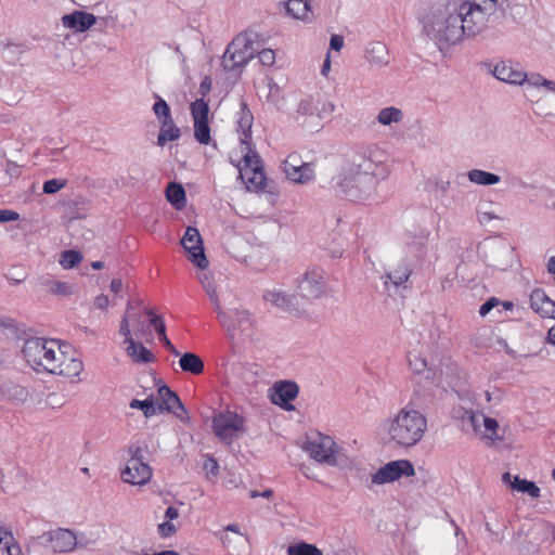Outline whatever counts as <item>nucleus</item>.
Returning <instances> with one entry per match:
<instances>
[{
  "label": "nucleus",
  "mask_w": 555,
  "mask_h": 555,
  "mask_svg": "<svg viewBox=\"0 0 555 555\" xmlns=\"http://www.w3.org/2000/svg\"><path fill=\"white\" fill-rule=\"evenodd\" d=\"M499 0H437L422 17L425 34L440 51L475 37L488 26Z\"/></svg>",
  "instance_id": "nucleus-1"
},
{
  "label": "nucleus",
  "mask_w": 555,
  "mask_h": 555,
  "mask_svg": "<svg viewBox=\"0 0 555 555\" xmlns=\"http://www.w3.org/2000/svg\"><path fill=\"white\" fill-rule=\"evenodd\" d=\"M386 177L385 166L357 156L338 176L337 186L350 201L365 202L375 198L377 185Z\"/></svg>",
  "instance_id": "nucleus-2"
},
{
  "label": "nucleus",
  "mask_w": 555,
  "mask_h": 555,
  "mask_svg": "<svg viewBox=\"0 0 555 555\" xmlns=\"http://www.w3.org/2000/svg\"><path fill=\"white\" fill-rule=\"evenodd\" d=\"M427 431L426 416L414 409L411 403L398 410L386 421V433L389 442L400 448L417 444Z\"/></svg>",
  "instance_id": "nucleus-3"
},
{
  "label": "nucleus",
  "mask_w": 555,
  "mask_h": 555,
  "mask_svg": "<svg viewBox=\"0 0 555 555\" xmlns=\"http://www.w3.org/2000/svg\"><path fill=\"white\" fill-rule=\"evenodd\" d=\"M60 348L56 340L31 337L25 340L22 352L26 362L35 371L50 373L56 361Z\"/></svg>",
  "instance_id": "nucleus-4"
},
{
  "label": "nucleus",
  "mask_w": 555,
  "mask_h": 555,
  "mask_svg": "<svg viewBox=\"0 0 555 555\" xmlns=\"http://www.w3.org/2000/svg\"><path fill=\"white\" fill-rule=\"evenodd\" d=\"M243 165L232 164L238 169L240 178L245 180L248 190L260 191L266 186V175L258 153L251 147V142L242 144Z\"/></svg>",
  "instance_id": "nucleus-5"
},
{
  "label": "nucleus",
  "mask_w": 555,
  "mask_h": 555,
  "mask_svg": "<svg viewBox=\"0 0 555 555\" xmlns=\"http://www.w3.org/2000/svg\"><path fill=\"white\" fill-rule=\"evenodd\" d=\"M304 450L318 463L328 466L338 465L339 450L334 439L330 436L318 433L307 439Z\"/></svg>",
  "instance_id": "nucleus-6"
},
{
  "label": "nucleus",
  "mask_w": 555,
  "mask_h": 555,
  "mask_svg": "<svg viewBox=\"0 0 555 555\" xmlns=\"http://www.w3.org/2000/svg\"><path fill=\"white\" fill-rule=\"evenodd\" d=\"M130 457L121 470V478L125 482L133 486H143L152 478V468L143 461V451L140 447L129 448Z\"/></svg>",
  "instance_id": "nucleus-7"
},
{
  "label": "nucleus",
  "mask_w": 555,
  "mask_h": 555,
  "mask_svg": "<svg viewBox=\"0 0 555 555\" xmlns=\"http://www.w3.org/2000/svg\"><path fill=\"white\" fill-rule=\"evenodd\" d=\"M297 291L302 298L309 300L324 296L327 292L324 270L319 267L308 268L297 280Z\"/></svg>",
  "instance_id": "nucleus-8"
},
{
  "label": "nucleus",
  "mask_w": 555,
  "mask_h": 555,
  "mask_svg": "<svg viewBox=\"0 0 555 555\" xmlns=\"http://www.w3.org/2000/svg\"><path fill=\"white\" fill-rule=\"evenodd\" d=\"M212 429L221 441L231 443L240 433L245 431V420L235 412L224 411L214 417Z\"/></svg>",
  "instance_id": "nucleus-9"
},
{
  "label": "nucleus",
  "mask_w": 555,
  "mask_h": 555,
  "mask_svg": "<svg viewBox=\"0 0 555 555\" xmlns=\"http://www.w3.org/2000/svg\"><path fill=\"white\" fill-rule=\"evenodd\" d=\"M250 42L245 36L235 37L227 47L222 56V66L224 70L232 72L245 66L253 57Z\"/></svg>",
  "instance_id": "nucleus-10"
},
{
  "label": "nucleus",
  "mask_w": 555,
  "mask_h": 555,
  "mask_svg": "<svg viewBox=\"0 0 555 555\" xmlns=\"http://www.w3.org/2000/svg\"><path fill=\"white\" fill-rule=\"evenodd\" d=\"M190 111L194 125L195 140L201 144L208 145L211 142L208 103L204 99H196L191 103Z\"/></svg>",
  "instance_id": "nucleus-11"
},
{
  "label": "nucleus",
  "mask_w": 555,
  "mask_h": 555,
  "mask_svg": "<svg viewBox=\"0 0 555 555\" xmlns=\"http://www.w3.org/2000/svg\"><path fill=\"white\" fill-rule=\"evenodd\" d=\"M415 474L414 466L408 460H397L387 463L372 475V483L384 485L393 482L403 476L410 477Z\"/></svg>",
  "instance_id": "nucleus-12"
},
{
  "label": "nucleus",
  "mask_w": 555,
  "mask_h": 555,
  "mask_svg": "<svg viewBox=\"0 0 555 555\" xmlns=\"http://www.w3.org/2000/svg\"><path fill=\"white\" fill-rule=\"evenodd\" d=\"M181 245L190 254V260L198 268L206 269L208 260L204 253L203 240L196 228L188 227Z\"/></svg>",
  "instance_id": "nucleus-13"
},
{
  "label": "nucleus",
  "mask_w": 555,
  "mask_h": 555,
  "mask_svg": "<svg viewBox=\"0 0 555 555\" xmlns=\"http://www.w3.org/2000/svg\"><path fill=\"white\" fill-rule=\"evenodd\" d=\"M158 396L160 403L156 404L157 414L163 412L172 413L181 422L186 423L189 421L188 411L180 400L179 396L172 391L168 386L163 385L158 388Z\"/></svg>",
  "instance_id": "nucleus-14"
},
{
  "label": "nucleus",
  "mask_w": 555,
  "mask_h": 555,
  "mask_svg": "<svg viewBox=\"0 0 555 555\" xmlns=\"http://www.w3.org/2000/svg\"><path fill=\"white\" fill-rule=\"evenodd\" d=\"M39 539L54 552L60 553L70 552L77 544L76 534L72 530L63 528L43 533Z\"/></svg>",
  "instance_id": "nucleus-15"
},
{
  "label": "nucleus",
  "mask_w": 555,
  "mask_h": 555,
  "mask_svg": "<svg viewBox=\"0 0 555 555\" xmlns=\"http://www.w3.org/2000/svg\"><path fill=\"white\" fill-rule=\"evenodd\" d=\"M299 392V387L295 382L284 380L278 382L272 387V392L270 395L271 402L283 408L286 411L294 410V406L291 404Z\"/></svg>",
  "instance_id": "nucleus-16"
},
{
  "label": "nucleus",
  "mask_w": 555,
  "mask_h": 555,
  "mask_svg": "<svg viewBox=\"0 0 555 555\" xmlns=\"http://www.w3.org/2000/svg\"><path fill=\"white\" fill-rule=\"evenodd\" d=\"M82 371L83 363L80 359L66 356L60 349L59 354L56 356V361L54 362L50 373L74 379L79 377Z\"/></svg>",
  "instance_id": "nucleus-17"
},
{
  "label": "nucleus",
  "mask_w": 555,
  "mask_h": 555,
  "mask_svg": "<svg viewBox=\"0 0 555 555\" xmlns=\"http://www.w3.org/2000/svg\"><path fill=\"white\" fill-rule=\"evenodd\" d=\"M96 22V16L85 11H74L62 16V24L65 28L76 33H85Z\"/></svg>",
  "instance_id": "nucleus-18"
},
{
  "label": "nucleus",
  "mask_w": 555,
  "mask_h": 555,
  "mask_svg": "<svg viewBox=\"0 0 555 555\" xmlns=\"http://www.w3.org/2000/svg\"><path fill=\"white\" fill-rule=\"evenodd\" d=\"M531 309L542 318L555 319V301L542 288H535L529 296Z\"/></svg>",
  "instance_id": "nucleus-19"
},
{
  "label": "nucleus",
  "mask_w": 555,
  "mask_h": 555,
  "mask_svg": "<svg viewBox=\"0 0 555 555\" xmlns=\"http://www.w3.org/2000/svg\"><path fill=\"white\" fill-rule=\"evenodd\" d=\"M225 315L228 317V324H222V326L227 328L232 337H234L237 332L249 333L251 331L253 320L249 312L233 310L225 312Z\"/></svg>",
  "instance_id": "nucleus-20"
},
{
  "label": "nucleus",
  "mask_w": 555,
  "mask_h": 555,
  "mask_svg": "<svg viewBox=\"0 0 555 555\" xmlns=\"http://www.w3.org/2000/svg\"><path fill=\"white\" fill-rule=\"evenodd\" d=\"M493 75L496 79L511 83L521 85L526 81L527 75L518 65L501 62L494 66Z\"/></svg>",
  "instance_id": "nucleus-21"
},
{
  "label": "nucleus",
  "mask_w": 555,
  "mask_h": 555,
  "mask_svg": "<svg viewBox=\"0 0 555 555\" xmlns=\"http://www.w3.org/2000/svg\"><path fill=\"white\" fill-rule=\"evenodd\" d=\"M237 132L240 133L241 144L251 142V127L254 124V115L245 102L241 103L240 112L237 113Z\"/></svg>",
  "instance_id": "nucleus-22"
},
{
  "label": "nucleus",
  "mask_w": 555,
  "mask_h": 555,
  "mask_svg": "<svg viewBox=\"0 0 555 555\" xmlns=\"http://www.w3.org/2000/svg\"><path fill=\"white\" fill-rule=\"evenodd\" d=\"M283 171L286 177L296 183H307L314 178V171L312 165H299L296 166L291 162L283 163Z\"/></svg>",
  "instance_id": "nucleus-23"
},
{
  "label": "nucleus",
  "mask_w": 555,
  "mask_h": 555,
  "mask_svg": "<svg viewBox=\"0 0 555 555\" xmlns=\"http://www.w3.org/2000/svg\"><path fill=\"white\" fill-rule=\"evenodd\" d=\"M39 285L43 287L48 293L59 297H68L76 292L75 284L69 282H62L53 280L50 276H41L39 279Z\"/></svg>",
  "instance_id": "nucleus-24"
},
{
  "label": "nucleus",
  "mask_w": 555,
  "mask_h": 555,
  "mask_svg": "<svg viewBox=\"0 0 555 555\" xmlns=\"http://www.w3.org/2000/svg\"><path fill=\"white\" fill-rule=\"evenodd\" d=\"M412 272L411 263L403 259L393 270L385 274V285L387 286L388 282H390L396 287L403 286L409 281Z\"/></svg>",
  "instance_id": "nucleus-25"
},
{
  "label": "nucleus",
  "mask_w": 555,
  "mask_h": 555,
  "mask_svg": "<svg viewBox=\"0 0 555 555\" xmlns=\"http://www.w3.org/2000/svg\"><path fill=\"white\" fill-rule=\"evenodd\" d=\"M199 281L205 292L207 293L209 300L215 306L220 323L228 324V317L225 315V311L221 309L219 297L214 282L209 279V276L206 273L199 276Z\"/></svg>",
  "instance_id": "nucleus-26"
},
{
  "label": "nucleus",
  "mask_w": 555,
  "mask_h": 555,
  "mask_svg": "<svg viewBox=\"0 0 555 555\" xmlns=\"http://www.w3.org/2000/svg\"><path fill=\"white\" fill-rule=\"evenodd\" d=\"M285 8L286 13L294 18L306 22L312 20L311 5L308 0H288Z\"/></svg>",
  "instance_id": "nucleus-27"
},
{
  "label": "nucleus",
  "mask_w": 555,
  "mask_h": 555,
  "mask_svg": "<svg viewBox=\"0 0 555 555\" xmlns=\"http://www.w3.org/2000/svg\"><path fill=\"white\" fill-rule=\"evenodd\" d=\"M179 365L182 371L198 375L204 372V362L197 354L193 352H185L180 357Z\"/></svg>",
  "instance_id": "nucleus-28"
},
{
  "label": "nucleus",
  "mask_w": 555,
  "mask_h": 555,
  "mask_svg": "<svg viewBox=\"0 0 555 555\" xmlns=\"http://www.w3.org/2000/svg\"><path fill=\"white\" fill-rule=\"evenodd\" d=\"M126 352L135 363H151L155 360L154 354L141 343L130 341Z\"/></svg>",
  "instance_id": "nucleus-29"
},
{
  "label": "nucleus",
  "mask_w": 555,
  "mask_h": 555,
  "mask_svg": "<svg viewBox=\"0 0 555 555\" xmlns=\"http://www.w3.org/2000/svg\"><path fill=\"white\" fill-rule=\"evenodd\" d=\"M181 131L175 124L173 119H164L160 122L159 133L157 137V144L164 146L167 141H176L180 138Z\"/></svg>",
  "instance_id": "nucleus-30"
},
{
  "label": "nucleus",
  "mask_w": 555,
  "mask_h": 555,
  "mask_svg": "<svg viewBox=\"0 0 555 555\" xmlns=\"http://www.w3.org/2000/svg\"><path fill=\"white\" fill-rule=\"evenodd\" d=\"M167 201L178 210L185 207L186 198L183 186L176 182H170L166 188Z\"/></svg>",
  "instance_id": "nucleus-31"
},
{
  "label": "nucleus",
  "mask_w": 555,
  "mask_h": 555,
  "mask_svg": "<svg viewBox=\"0 0 555 555\" xmlns=\"http://www.w3.org/2000/svg\"><path fill=\"white\" fill-rule=\"evenodd\" d=\"M367 61L376 66H384L389 63L388 50L385 44L375 42L366 51Z\"/></svg>",
  "instance_id": "nucleus-32"
},
{
  "label": "nucleus",
  "mask_w": 555,
  "mask_h": 555,
  "mask_svg": "<svg viewBox=\"0 0 555 555\" xmlns=\"http://www.w3.org/2000/svg\"><path fill=\"white\" fill-rule=\"evenodd\" d=\"M263 298L266 301L283 310H288L294 299L293 296H289L280 289L267 291L263 294Z\"/></svg>",
  "instance_id": "nucleus-33"
},
{
  "label": "nucleus",
  "mask_w": 555,
  "mask_h": 555,
  "mask_svg": "<svg viewBox=\"0 0 555 555\" xmlns=\"http://www.w3.org/2000/svg\"><path fill=\"white\" fill-rule=\"evenodd\" d=\"M467 177L470 182L479 185H493L501 181L500 176L480 169L469 170Z\"/></svg>",
  "instance_id": "nucleus-34"
},
{
  "label": "nucleus",
  "mask_w": 555,
  "mask_h": 555,
  "mask_svg": "<svg viewBox=\"0 0 555 555\" xmlns=\"http://www.w3.org/2000/svg\"><path fill=\"white\" fill-rule=\"evenodd\" d=\"M402 118V111L395 106L385 107L380 109L377 115V121L384 126H389L393 122H400Z\"/></svg>",
  "instance_id": "nucleus-35"
},
{
  "label": "nucleus",
  "mask_w": 555,
  "mask_h": 555,
  "mask_svg": "<svg viewBox=\"0 0 555 555\" xmlns=\"http://www.w3.org/2000/svg\"><path fill=\"white\" fill-rule=\"evenodd\" d=\"M512 488L519 492L528 493L533 499H538L541 493L540 488L533 481L520 479L518 476L514 478Z\"/></svg>",
  "instance_id": "nucleus-36"
},
{
  "label": "nucleus",
  "mask_w": 555,
  "mask_h": 555,
  "mask_svg": "<svg viewBox=\"0 0 555 555\" xmlns=\"http://www.w3.org/2000/svg\"><path fill=\"white\" fill-rule=\"evenodd\" d=\"M21 547L14 543L11 532H4L0 538V555H20Z\"/></svg>",
  "instance_id": "nucleus-37"
},
{
  "label": "nucleus",
  "mask_w": 555,
  "mask_h": 555,
  "mask_svg": "<svg viewBox=\"0 0 555 555\" xmlns=\"http://www.w3.org/2000/svg\"><path fill=\"white\" fill-rule=\"evenodd\" d=\"M154 98L156 101L153 105V112H154L156 118L158 119L159 124L163 122L164 119H166V120L171 119L172 116H171V111H170V106L168 105V103L163 98H160L158 94H155Z\"/></svg>",
  "instance_id": "nucleus-38"
},
{
  "label": "nucleus",
  "mask_w": 555,
  "mask_h": 555,
  "mask_svg": "<svg viewBox=\"0 0 555 555\" xmlns=\"http://www.w3.org/2000/svg\"><path fill=\"white\" fill-rule=\"evenodd\" d=\"M288 555H323L322 551L315 545L306 542H300L288 546Z\"/></svg>",
  "instance_id": "nucleus-39"
},
{
  "label": "nucleus",
  "mask_w": 555,
  "mask_h": 555,
  "mask_svg": "<svg viewBox=\"0 0 555 555\" xmlns=\"http://www.w3.org/2000/svg\"><path fill=\"white\" fill-rule=\"evenodd\" d=\"M82 260V255L78 250L69 249L64 250L60 257V264L64 269H72L77 267Z\"/></svg>",
  "instance_id": "nucleus-40"
},
{
  "label": "nucleus",
  "mask_w": 555,
  "mask_h": 555,
  "mask_svg": "<svg viewBox=\"0 0 555 555\" xmlns=\"http://www.w3.org/2000/svg\"><path fill=\"white\" fill-rule=\"evenodd\" d=\"M130 309H132V301H128L126 312L120 321L119 327V333L125 337V344H127L128 346L130 345V341H134L130 330Z\"/></svg>",
  "instance_id": "nucleus-41"
},
{
  "label": "nucleus",
  "mask_w": 555,
  "mask_h": 555,
  "mask_svg": "<svg viewBox=\"0 0 555 555\" xmlns=\"http://www.w3.org/2000/svg\"><path fill=\"white\" fill-rule=\"evenodd\" d=\"M130 325L134 331V335L138 338L143 337L146 334L145 322L141 313L134 311V307L130 309Z\"/></svg>",
  "instance_id": "nucleus-42"
},
{
  "label": "nucleus",
  "mask_w": 555,
  "mask_h": 555,
  "mask_svg": "<svg viewBox=\"0 0 555 555\" xmlns=\"http://www.w3.org/2000/svg\"><path fill=\"white\" fill-rule=\"evenodd\" d=\"M132 409H140L143 411L145 417H151L157 414L156 404L152 398L145 400L133 399L130 403Z\"/></svg>",
  "instance_id": "nucleus-43"
},
{
  "label": "nucleus",
  "mask_w": 555,
  "mask_h": 555,
  "mask_svg": "<svg viewBox=\"0 0 555 555\" xmlns=\"http://www.w3.org/2000/svg\"><path fill=\"white\" fill-rule=\"evenodd\" d=\"M482 422H483L486 431L488 433L486 436L488 439H490L493 442L503 440V438L501 436H499V434H498L499 423L495 418H492L489 416H483Z\"/></svg>",
  "instance_id": "nucleus-44"
},
{
  "label": "nucleus",
  "mask_w": 555,
  "mask_h": 555,
  "mask_svg": "<svg viewBox=\"0 0 555 555\" xmlns=\"http://www.w3.org/2000/svg\"><path fill=\"white\" fill-rule=\"evenodd\" d=\"M297 114L300 116H312L314 114H319L318 107L314 104L313 98L309 96L302 99L297 107Z\"/></svg>",
  "instance_id": "nucleus-45"
},
{
  "label": "nucleus",
  "mask_w": 555,
  "mask_h": 555,
  "mask_svg": "<svg viewBox=\"0 0 555 555\" xmlns=\"http://www.w3.org/2000/svg\"><path fill=\"white\" fill-rule=\"evenodd\" d=\"M67 181L65 179H51L43 183L42 191L46 194H54L65 188Z\"/></svg>",
  "instance_id": "nucleus-46"
},
{
  "label": "nucleus",
  "mask_w": 555,
  "mask_h": 555,
  "mask_svg": "<svg viewBox=\"0 0 555 555\" xmlns=\"http://www.w3.org/2000/svg\"><path fill=\"white\" fill-rule=\"evenodd\" d=\"M409 365L414 373L421 374L427 369V361L418 354H410Z\"/></svg>",
  "instance_id": "nucleus-47"
},
{
  "label": "nucleus",
  "mask_w": 555,
  "mask_h": 555,
  "mask_svg": "<svg viewBox=\"0 0 555 555\" xmlns=\"http://www.w3.org/2000/svg\"><path fill=\"white\" fill-rule=\"evenodd\" d=\"M203 468L206 472L207 477H216L219 473V464L211 456L207 457L204 462Z\"/></svg>",
  "instance_id": "nucleus-48"
},
{
  "label": "nucleus",
  "mask_w": 555,
  "mask_h": 555,
  "mask_svg": "<svg viewBox=\"0 0 555 555\" xmlns=\"http://www.w3.org/2000/svg\"><path fill=\"white\" fill-rule=\"evenodd\" d=\"M259 61L264 66H271L275 62V53L271 49H263L258 54Z\"/></svg>",
  "instance_id": "nucleus-49"
},
{
  "label": "nucleus",
  "mask_w": 555,
  "mask_h": 555,
  "mask_svg": "<svg viewBox=\"0 0 555 555\" xmlns=\"http://www.w3.org/2000/svg\"><path fill=\"white\" fill-rule=\"evenodd\" d=\"M499 305H501V300L496 297H491L480 306L479 314L481 317H486L493 308L498 307Z\"/></svg>",
  "instance_id": "nucleus-50"
},
{
  "label": "nucleus",
  "mask_w": 555,
  "mask_h": 555,
  "mask_svg": "<svg viewBox=\"0 0 555 555\" xmlns=\"http://www.w3.org/2000/svg\"><path fill=\"white\" fill-rule=\"evenodd\" d=\"M157 531L162 538H168L176 532V527L170 521H164L158 525Z\"/></svg>",
  "instance_id": "nucleus-51"
},
{
  "label": "nucleus",
  "mask_w": 555,
  "mask_h": 555,
  "mask_svg": "<svg viewBox=\"0 0 555 555\" xmlns=\"http://www.w3.org/2000/svg\"><path fill=\"white\" fill-rule=\"evenodd\" d=\"M20 218V215L10 209H0V223L15 221Z\"/></svg>",
  "instance_id": "nucleus-52"
},
{
  "label": "nucleus",
  "mask_w": 555,
  "mask_h": 555,
  "mask_svg": "<svg viewBox=\"0 0 555 555\" xmlns=\"http://www.w3.org/2000/svg\"><path fill=\"white\" fill-rule=\"evenodd\" d=\"M526 81H528V83L530 86L541 87V86H544V83L546 81V78H544L540 74H532V75H530L529 77L526 78Z\"/></svg>",
  "instance_id": "nucleus-53"
},
{
  "label": "nucleus",
  "mask_w": 555,
  "mask_h": 555,
  "mask_svg": "<svg viewBox=\"0 0 555 555\" xmlns=\"http://www.w3.org/2000/svg\"><path fill=\"white\" fill-rule=\"evenodd\" d=\"M108 305H109V299L104 294L96 296L94 299V306L96 309L106 310Z\"/></svg>",
  "instance_id": "nucleus-54"
},
{
  "label": "nucleus",
  "mask_w": 555,
  "mask_h": 555,
  "mask_svg": "<svg viewBox=\"0 0 555 555\" xmlns=\"http://www.w3.org/2000/svg\"><path fill=\"white\" fill-rule=\"evenodd\" d=\"M211 90V78L206 76L201 85H199V93L202 94L201 99H204Z\"/></svg>",
  "instance_id": "nucleus-55"
},
{
  "label": "nucleus",
  "mask_w": 555,
  "mask_h": 555,
  "mask_svg": "<svg viewBox=\"0 0 555 555\" xmlns=\"http://www.w3.org/2000/svg\"><path fill=\"white\" fill-rule=\"evenodd\" d=\"M483 414L481 412H470L469 422L475 430H477L480 426V422L483 420Z\"/></svg>",
  "instance_id": "nucleus-56"
},
{
  "label": "nucleus",
  "mask_w": 555,
  "mask_h": 555,
  "mask_svg": "<svg viewBox=\"0 0 555 555\" xmlns=\"http://www.w3.org/2000/svg\"><path fill=\"white\" fill-rule=\"evenodd\" d=\"M331 49L335 51L341 50L344 46V38L339 35H333L330 41Z\"/></svg>",
  "instance_id": "nucleus-57"
},
{
  "label": "nucleus",
  "mask_w": 555,
  "mask_h": 555,
  "mask_svg": "<svg viewBox=\"0 0 555 555\" xmlns=\"http://www.w3.org/2000/svg\"><path fill=\"white\" fill-rule=\"evenodd\" d=\"M145 314L149 317L151 325L157 327L158 323H163L162 317L154 313L153 309H145Z\"/></svg>",
  "instance_id": "nucleus-58"
},
{
  "label": "nucleus",
  "mask_w": 555,
  "mask_h": 555,
  "mask_svg": "<svg viewBox=\"0 0 555 555\" xmlns=\"http://www.w3.org/2000/svg\"><path fill=\"white\" fill-rule=\"evenodd\" d=\"M249 496L255 499V498H258V496H261V498H266V499H270L273 496V491L271 489H267L262 492H259L257 490H250L249 491Z\"/></svg>",
  "instance_id": "nucleus-59"
},
{
  "label": "nucleus",
  "mask_w": 555,
  "mask_h": 555,
  "mask_svg": "<svg viewBox=\"0 0 555 555\" xmlns=\"http://www.w3.org/2000/svg\"><path fill=\"white\" fill-rule=\"evenodd\" d=\"M160 343L164 345V347L173 356L178 357L180 356V352L178 351V349L171 344V341L169 340L168 337H166L165 339L160 340Z\"/></svg>",
  "instance_id": "nucleus-60"
},
{
  "label": "nucleus",
  "mask_w": 555,
  "mask_h": 555,
  "mask_svg": "<svg viewBox=\"0 0 555 555\" xmlns=\"http://www.w3.org/2000/svg\"><path fill=\"white\" fill-rule=\"evenodd\" d=\"M284 162H291L292 164H295L296 166L299 165H312L311 163H305L300 160V156L296 153H292L287 156V158Z\"/></svg>",
  "instance_id": "nucleus-61"
},
{
  "label": "nucleus",
  "mask_w": 555,
  "mask_h": 555,
  "mask_svg": "<svg viewBox=\"0 0 555 555\" xmlns=\"http://www.w3.org/2000/svg\"><path fill=\"white\" fill-rule=\"evenodd\" d=\"M122 281L120 279H113L111 282V291L114 294H119L122 291Z\"/></svg>",
  "instance_id": "nucleus-62"
},
{
  "label": "nucleus",
  "mask_w": 555,
  "mask_h": 555,
  "mask_svg": "<svg viewBox=\"0 0 555 555\" xmlns=\"http://www.w3.org/2000/svg\"><path fill=\"white\" fill-rule=\"evenodd\" d=\"M179 516V512L176 507L173 506H169L166 512H165V518H167L168 520L167 521H170V520H173L176 518H178Z\"/></svg>",
  "instance_id": "nucleus-63"
},
{
  "label": "nucleus",
  "mask_w": 555,
  "mask_h": 555,
  "mask_svg": "<svg viewBox=\"0 0 555 555\" xmlns=\"http://www.w3.org/2000/svg\"><path fill=\"white\" fill-rule=\"evenodd\" d=\"M546 268L547 272L555 276V256L548 258Z\"/></svg>",
  "instance_id": "nucleus-64"
}]
</instances>
